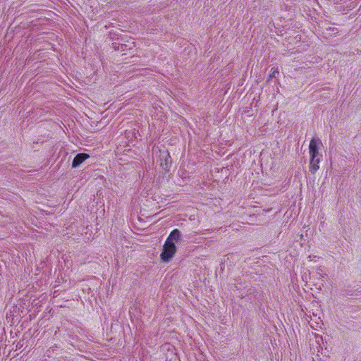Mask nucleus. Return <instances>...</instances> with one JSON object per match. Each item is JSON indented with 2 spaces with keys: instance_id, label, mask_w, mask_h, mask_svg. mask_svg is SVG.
<instances>
[{
  "instance_id": "obj_1",
  "label": "nucleus",
  "mask_w": 361,
  "mask_h": 361,
  "mask_svg": "<svg viewBox=\"0 0 361 361\" xmlns=\"http://www.w3.org/2000/svg\"><path fill=\"white\" fill-rule=\"evenodd\" d=\"M176 247L174 242L165 241L160 257L164 262H169L174 256Z\"/></svg>"
},
{
  "instance_id": "obj_6",
  "label": "nucleus",
  "mask_w": 361,
  "mask_h": 361,
  "mask_svg": "<svg viewBox=\"0 0 361 361\" xmlns=\"http://www.w3.org/2000/svg\"><path fill=\"white\" fill-rule=\"evenodd\" d=\"M161 165L164 167L166 171H169V169L171 165V157L169 152H166L164 163L161 162Z\"/></svg>"
},
{
  "instance_id": "obj_7",
  "label": "nucleus",
  "mask_w": 361,
  "mask_h": 361,
  "mask_svg": "<svg viewBox=\"0 0 361 361\" xmlns=\"http://www.w3.org/2000/svg\"><path fill=\"white\" fill-rule=\"evenodd\" d=\"M274 76V72H273V73L269 75V79L271 78Z\"/></svg>"
},
{
  "instance_id": "obj_2",
  "label": "nucleus",
  "mask_w": 361,
  "mask_h": 361,
  "mask_svg": "<svg viewBox=\"0 0 361 361\" xmlns=\"http://www.w3.org/2000/svg\"><path fill=\"white\" fill-rule=\"evenodd\" d=\"M322 145V141L319 137H312L309 144L310 157L313 159L315 157H322V154L319 152Z\"/></svg>"
},
{
  "instance_id": "obj_5",
  "label": "nucleus",
  "mask_w": 361,
  "mask_h": 361,
  "mask_svg": "<svg viewBox=\"0 0 361 361\" xmlns=\"http://www.w3.org/2000/svg\"><path fill=\"white\" fill-rule=\"evenodd\" d=\"M180 233L179 230L173 229L171 232V233L169 234L168 238H166V241L174 242V240H178L180 238Z\"/></svg>"
},
{
  "instance_id": "obj_3",
  "label": "nucleus",
  "mask_w": 361,
  "mask_h": 361,
  "mask_svg": "<svg viewBox=\"0 0 361 361\" xmlns=\"http://www.w3.org/2000/svg\"><path fill=\"white\" fill-rule=\"evenodd\" d=\"M90 157V155L86 153H79L76 154L72 161V167L76 168L79 166L82 163L87 160Z\"/></svg>"
},
{
  "instance_id": "obj_4",
  "label": "nucleus",
  "mask_w": 361,
  "mask_h": 361,
  "mask_svg": "<svg viewBox=\"0 0 361 361\" xmlns=\"http://www.w3.org/2000/svg\"><path fill=\"white\" fill-rule=\"evenodd\" d=\"M322 157H310L309 171L311 173L314 174L319 169V163L321 162Z\"/></svg>"
}]
</instances>
